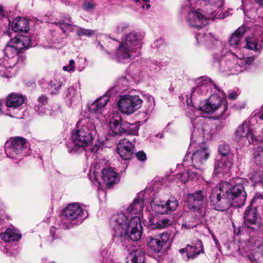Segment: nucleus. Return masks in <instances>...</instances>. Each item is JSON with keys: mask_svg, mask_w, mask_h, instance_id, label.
<instances>
[{"mask_svg": "<svg viewBox=\"0 0 263 263\" xmlns=\"http://www.w3.org/2000/svg\"><path fill=\"white\" fill-rule=\"evenodd\" d=\"M128 217L125 213H119L112 216L110 226L115 237L130 238L133 241L139 240L142 235V227L140 218L135 216L127 223Z\"/></svg>", "mask_w": 263, "mask_h": 263, "instance_id": "obj_1", "label": "nucleus"}, {"mask_svg": "<svg viewBox=\"0 0 263 263\" xmlns=\"http://www.w3.org/2000/svg\"><path fill=\"white\" fill-rule=\"evenodd\" d=\"M96 133V126L90 119L85 118L80 120L76 131L72 134V143L68 146L69 153L76 152L78 147L89 146L92 143Z\"/></svg>", "mask_w": 263, "mask_h": 263, "instance_id": "obj_2", "label": "nucleus"}, {"mask_svg": "<svg viewBox=\"0 0 263 263\" xmlns=\"http://www.w3.org/2000/svg\"><path fill=\"white\" fill-rule=\"evenodd\" d=\"M142 39L143 35L139 32H132L127 34L116 51L118 60L121 62H128L138 56Z\"/></svg>", "mask_w": 263, "mask_h": 263, "instance_id": "obj_3", "label": "nucleus"}, {"mask_svg": "<svg viewBox=\"0 0 263 263\" xmlns=\"http://www.w3.org/2000/svg\"><path fill=\"white\" fill-rule=\"evenodd\" d=\"M190 10L186 17V20L189 25L192 27L200 29L206 26L210 20L214 19L224 18L229 15L228 12L221 11L218 12L217 9H213L206 12L204 14L202 10L194 9L195 7H192L189 5Z\"/></svg>", "mask_w": 263, "mask_h": 263, "instance_id": "obj_4", "label": "nucleus"}, {"mask_svg": "<svg viewBox=\"0 0 263 263\" xmlns=\"http://www.w3.org/2000/svg\"><path fill=\"white\" fill-rule=\"evenodd\" d=\"M87 211L79 203H72L63 210L60 217V226L69 229L87 216Z\"/></svg>", "mask_w": 263, "mask_h": 263, "instance_id": "obj_5", "label": "nucleus"}, {"mask_svg": "<svg viewBox=\"0 0 263 263\" xmlns=\"http://www.w3.org/2000/svg\"><path fill=\"white\" fill-rule=\"evenodd\" d=\"M253 57L238 58L232 52H227L223 60L220 63V70L229 71L232 74H237L247 68L253 62Z\"/></svg>", "mask_w": 263, "mask_h": 263, "instance_id": "obj_6", "label": "nucleus"}, {"mask_svg": "<svg viewBox=\"0 0 263 263\" xmlns=\"http://www.w3.org/2000/svg\"><path fill=\"white\" fill-rule=\"evenodd\" d=\"M4 52L5 57L0 59V74L6 78H11L15 75V66L18 61V53L20 52L11 41L5 47Z\"/></svg>", "mask_w": 263, "mask_h": 263, "instance_id": "obj_7", "label": "nucleus"}, {"mask_svg": "<svg viewBox=\"0 0 263 263\" xmlns=\"http://www.w3.org/2000/svg\"><path fill=\"white\" fill-rule=\"evenodd\" d=\"M210 154L211 151L209 148L205 143H202L192 154L190 153H186L183 159L182 165L187 166L192 164L194 168L196 170V172H193L194 175L195 176L201 175L202 166L209 159Z\"/></svg>", "mask_w": 263, "mask_h": 263, "instance_id": "obj_8", "label": "nucleus"}, {"mask_svg": "<svg viewBox=\"0 0 263 263\" xmlns=\"http://www.w3.org/2000/svg\"><path fill=\"white\" fill-rule=\"evenodd\" d=\"M245 183H247V181L237 178L235 182H222L219 183L225 194L229 196L234 202L235 207H241L245 203L247 197L243 185Z\"/></svg>", "mask_w": 263, "mask_h": 263, "instance_id": "obj_9", "label": "nucleus"}, {"mask_svg": "<svg viewBox=\"0 0 263 263\" xmlns=\"http://www.w3.org/2000/svg\"><path fill=\"white\" fill-rule=\"evenodd\" d=\"M28 143L26 139L21 137L11 138L5 144V153L7 156L12 159H21L29 155Z\"/></svg>", "mask_w": 263, "mask_h": 263, "instance_id": "obj_10", "label": "nucleus"}, {"mask_svg": "<svg viewBox=\"0 0 263 263\" xmlns=\"http://www.w3.org/2000/svg\"><path fill=\"white\" fill-rule=\"evenodd\" d=\"M221 187L219 184L212 189L210 199L214 209L223 212L229 209L232 206H234V202L229 196L225 194V192Z\"/></svg>", "mask_w": 263, "mask_h": 263, "instance_id": "obj_11", "label": "nucleus"}, {"mask_svg": "<svg viewBox=\"0 0 263 263\" xmlns=\"http://www.w3.org/2000/svg\"><path fill=\"white\" fill-rule=\"evenodd\" d=\"M195 83L196 86L192 88L190 93L191 101L204 97L211 91L213 92V89H215L218 92L220 91L212 80L207 77L204 76L198 78Z\"/></svg>", "mask_w": 263, "mask_h": 263, "instance_id": "obj_12", "label": "nucleus"}, {"mask_svg": "<svg viewBox=\"0 0 263 263\" xmlns=\"http://www.w3.org/2000/svg\"><path fill=\"white\" fill-rule=\"evenodd\" d=\"M110 126L112 132L115 135H137L138 127L135 124H130L123 121L121 116L117 113L114 114L110 119Z\"/></svg>", "mask_w": 263, "mask_h": 263, "instance_id": "obj_13", "label": "nucleus"}, {"mask_svg": "<svg viewBox=\"0 0 263 263\" xmlns=\"http://www.w3.org/2000/svg\"><path fill=\"white\" fill-rule=\"evenodd\" d=\"M221 108H223V110L219 117L224 119L227 116L226 112L228 106L223 105V99L217 94L212 95L207 100L201 101L198 106L199 111L206 114H212Z\"/></svg>", "mask_w": 263, "mask_h": 263, "instance_id": "obj_14", "label": "nucleus"}, {"mask_svg": "<svg viewBox=\"0 0 263 263\" xmlns=\"http://www.w3.org/2000/svg\"><path fill=\"white\" fill-rule=\"evenodd\" d=\"M143 101L137 95H122L118 101V106L122 113L129 115L134 113L141 106Z\"/></svg>", "mask_w": 263, "mask_h": 263, "instance_id": "obj_15", "label": "nucleus"}, {"mask_svg": "<svg viewBox=\"0 0 263 263\" xmlns=\"http://www.w3.org/2000/svg\"><path fill=\"white\" fill-rule=\"evenodd\" d=\"M191 119L194 127L191 138L192 141H197L199 139L207 140L212 138L213 132L211 127L209 124L203 123L202 117H196L194 119L191 117Z\"/></svg>", "mask_w": 263, "mask_h": 263, "instance_id": "obj_16", "label": "nucleus"}, {"mask_svg": "<svg viewBox=\"0 0 263 263\" xmlns=\"http://www.w3.org/2000/svg\"><path fill=\"white\" fill-rule=\"evenodd\" d=\"M178 205V201L174 197L165 201L160 197L155 196L151 202L152 210L159 214H165L173 212L176 209Z\"/></svg>", "mask_w": 263, "mask_h": 263, "instance_id": "obj_17", "label": "nucleus"}, {"mask_svg": "<svg viewBox=\"0 0 263 263\" xmlns=\"http://www.w3.org/2000/svg\"><path fill=\"white\" fill-rule=\"evenodd\" d=\"M235 138L238 141L246 143L256 144L258 139L255 137L249 128L247 121H243L235 132Z\"/></svg>", "mask_w": 263, "mask_h": 263, "instance_id": "obj_18", "label": "nucleus"}, {"mask_svg": "<svg viewBox=\"0 0 263 263\" xmlns=\"http://www.w3.org/2000/svg\"><path fill=\"white\" fill-rule=\"evenodd\" d=\"M179 253L184 260H193L201 253H204L202 242L198 240L194 245H187L185 248L180 249Z\"/></svg>", "mask_w": 263, "mask_h": 263, "instance_id": "obj_19", "label": "nucleus"}, {"mask_svg": "<svg viewBox=\"0 0 263 263\" xmlns=\"http://www.w3.org/2000/svg\"><path fill=\"white\" fill-rule=\"evenodd\" d=\"M245 47L254 51L260 52L262 48L263 28L261 26H256L254 28V32L252 37L246 39Z\"/></svg>", "mask_w": 263, "mask_h": 263, "instance_id": "obj_20", "label": "nucleus"}, {"mask_svg": "<svg viewBox=\"0 0 263 263\" xmlns=\"http://www.w3.org/2000/svg\"><path fill=\"white\" fill-rule=\"evenodd\" d=\"M25 101V98L22 95L11 93L6 102V105L9 111H12L9 116L12 117H18L17 114L20 110V106Z\"/></svg>", "mask_w": 263, "mask_h": 263, "instance_id": "obj_21", "label": "nucleus"}, {"mask_svg": "<svg viewBox=\"0 0 263 263\" xmlns=\"http://www.w3.org/2000/svg\"><path fill=\"white\" fill-rule=\"evenodd\" d=\"M135 146L127 139L121 140L117 145V152L124 160H129L134 153Z\"/></svg>", "mask_w": 263, "mask_h": 263, "instance_id": "obj_22", "label": "nucleus"}, {"mask_svg": "<svg viewBox=\"0 0 263 263\" xmlns=\"http://www.w3.org/2000/svg\"><path fill=\"white\" fill-rule=\"evenodd\" d=\"M170 235L167 233H163L160 235L159 238L149 236L146 241L148 247L154 252L159 253L162 250L164 245L168 241Z\"/></svg>", "mask_w": 263, "mask_h": 263, "instance_id": "obj_23", "label": "nucleus"}, {"mask_svg": "<svg viewBox=\"0 0 263 263\" xmlns=\"http://www.w3.org/2000/svg\"><path fill=\"white\" fill-rule=\"evenodd\" d=\"M244 222L249 228L255 229L253 226H258L259 219L255 209L251 208V205L247 207L243 214Z\"/></svg>", "mask_w": 263, "mask_h": 263, "instance_id": "obj_24", "label": "nucleus"}, {"mask_svg": "<svg viewBox=\"0 0 263 263\" xmlns=\"http://www.w3.org/2000/svg\"><path fill=\"white\" fill-rule=\"evenodd\" d=\"M205 193L202 191L188 194L187 201L189 205L192 208L199 209L205 202Z\"/></svg>", "mask_w": 263, "mask_h": 263, "instance_id": "obj_25", "label": "nucleus"}, {"mask_svg": "<svg viewBox=\"0 0 263 263\" xmlns=\"http://www.w3.org/2000/svg\"><path fill=\"white\" fill-rule=\"evenodd\" d=\"M145 204V201L142 194H139L134 201L127 208L124 213L131 215H140L142 212Z\"/></svg>", "mask_w": 263, "mask_h": 263, "instance_id": "obj_26", "label": "nucleus"}, {"mask_svg": "<svg viewBox=\"0 0 263 263\" xmlns=\"http://www.w3.org/2000/svg\"><path fill=\"white\" fill-rule=\"evenodd\" d=\"M232 166V159L221 157L215 164L214 172L216 174L227 173Z\"/></svg>", "mask_w": 263, "mask_h": 263, "instance_id": "obj_27", "label": "nucleus"}, {"mask_svg": "<svg viewBox=\"0 0 263 263\" xmlns=\"http://www.w3.org/2000/svg\"><path fill=\"white\" fill-rule=\"evenodd\" d=\"M101 179L106 185L116 183L118 181L117 174L112 167L105 168L102 171Z\"/></svg>", "mask_w": 263, "mask_h": 263, "instance_id": "obj_28", "label": "nucleus"}, {"mask_svg": "<svg viewBox=\"0 0 263 263\" xmlns=\"http://www.w3.org/2000/svg\"><path fill=\"white\" fill-rule=\"evenodd\" d=\"M11 44L14 45L17 50L20 52L23 49L31 46L32 43L29 36L20 35L11 39Z\"/></svg>", "mask_w": 263, "mask_h": 263, "instance_id": "obj_29", "label": "nucleus"}, {"mask_svg": "<svg viewBox=\"0 0 263 263\" xmlns=\"http://www.w3.org/2000/svg\"><path fill=\"white\" fill-rule=\"evenodd\" d=\"M247 27L243 25L239 27L230 37L229 43L231 46L238 48L241 39L247 31Z\"/></svg>", "mask_w": 263, "mask_h": 263, "instance_id": "obj_30", "label": "nucleus"}, {"mask_svg": "<svg viewBox=\"0 0 263 263\" xmlns=\"http://www.w3.org/2000/svg\"><path fill=\"white\" fill-rule=\"evenodd\" d=\"M145 252L142 248L133 250L126 257V263H143L145 260Z\"/></svg>", "mask_w": 263, "mask_h": 263, "instance_id": "obj_31", "label": "nucleus"}, {"mask_svg": "<svg viewBox=\"0 0 263 263\" xmlns=\"http://www.w3.org/2000/svg\"><path fill=\"white\" fill-rule=\"evenodd\" d=\"M11 25L12 30L15 32H27L29 29V22L24 17L15 18Z\"/></svg>", "mask_w": 263, "mask_h": 263, "instance_id": "obj_32", "label": "nucleus"}, {"mask_svg": "<svg viewBox=\"0 0 263 263\" xmlns=\"http://www.w3.org/2000/svg\"><path fill=\"white\" fill-rule=\"evenodd\" d=\"M21 234L14 228H9L4 233L0 234L1 239L6 242L16 241L21 239Z\"/></svg>", "mask_w": 263, "mask_h": 263, "instance_id": "obj_33", "label": "nucleus"}, {"mask_svg": "<svg viewBox=\"0 0 263 263\" xmlns=\"http://www.w3.org/2000/svg\"><path fill=\"white\" fill-rule=\"evenodd\" d=\"M109 95L106 93L103 96L94 101L89 107V110L93 112H101L109 100Z\"/></svg>", "mask_w": 263, "mask_h": 263, "instance_id": "obj_34", "label": "nucleus"}, {"mask_svg": "<svg viewBox=\"0 0 263 263\" xmlns=\"http://www.w3.org/2000/svg\"><path fill=\"white\" fill-rule=\"evenodd\" d=\"M128 83V80L126 77H121L116 81L114 86L107 93L109 96L113 95L114 93H118L125 90L127 89Z\"/></svg>", "mask_w": 263, "mask_h": 263, "instance_id": "obj_35", "label": "nucleus"}, {"mask_svg": "<svg viewBox=\"0 0 263 263\" xmlns=\"http://www.w3.org/2000/svg\"><path fill=\"white\" fill-rule=\"evenodd\" d=\"M38 105L35 106V110L41 116L47 115L49 116L53 115V112L48 108L45 109L44 107L47 103V98L45 96H41L38 99Z\"/></svg>", "mask_w": 263, "mask_h": 263, "instance_id": "obj_36", "label": "nucleus"}, {"mask_svg": "<svg viewBox=\"0 0 263 263\" xmlns=\"http://www.w3.org/2000/svg\"><path fill=\"white\" fill-rule=\"evenodd\" d=\"M65 100L67 105L70 106L80 100V92L73 87H69L66 91Z\"/></svg>", "mask_w": 263, "mask_h": 263, "instance_id": "obj_37", "label": "nucleus"}, {"mask_svg": "<svg viewBox=\"0 0 263 263\" xmlns=\"http://www.w3.org/2000/svg\"><path fill=\"white\" fill-rule=\"evenodd\" d=\"M193 172H196V171H193L190 170L189 171L178 174L176 176L175 180L180 181L182 184H184L187 181L188 179H194V178H197L199 176H201L196 175V176H195Z\"/></svg>", "mask_w": 263, "mask_h": 263, "instance_id": "obj_38", "label": "nucleus"}, {"mask_svg": "<svg viewBox=\"0 0 263 263\" xmlns=\"http://www.w3.org/2000/svg\"><path fill=\"white\" fill-rule=\"evenodd\" d=\"M72 18L68 17L66 20H60L55 23V25L59 26L63 32L66 31H72L74 30L75 26L73 25L71 23Z\"/></svg>", "mask_w": 263, "mask_h": 263, "instance_id": "obj_39", "label": "nucleus"}, {"mask_svg": "<svg viewBox=\"0 0 263 263\" xmlns=\"http://www.w3.org/2000/svg\"><path fill=\"white\" fill-rule=\"evenodd\" d=\"M171 224V220L167 218L160 219L156 221L153 220L151 222L150 228L152 229H163L169 226Z\"/></svg>", "mask_w": 263, "mask_h": 263, "instance_id": "obj_40", "label": "nucleus"}, {"mask_svg": "<svg viewBox=\"0 0 263 263\" xmlns=\"http://www.w3.org/2000/svg\"><path fill=\"white\" fill-rule=\"evenodd\" d=\"M253 157L257 165H263V147L258 146L254 149Z\"/></svg>", "mask_w": 263, "mask_h": 263, "instance_id": "obj_41", "label": "nucleus"}, {"mask_svg": "<svg viewBox=\"0 0 263 263\" xmlns=\"http://www.w3.org/2000/svg\"><path fill=\"white\" fill-rule=\"evenodd\" d=\"M230 151V147L227 144L222 143L219 146L218 152L221 155V157H226L227 158L232 159L233 155Z\"/></svg>", "mask_w": 263, "mask_h": 263, "instance_id": "obj_42", "label": "nucleus"}, {"mask_svg": "<svg viewBox=\"0 0 263 263\" xmlns=\"http://www.w3.org/2000/svg\"><path fill=\"white\" fill-rule=\"evenodd\" d=\"M250 180L254 183H263V171L260 169L250 174Z\"/></svg>", "mask_w": 263, "mask_h": 263, "instance_id": "obj_43", "label": "nucleus"}, {"mask_svg": "<svg viewBox=\"0 0 263 263\" xmlns=\"http://www.w3.org/2000/svg\"><path fill=\"white\" fill-rule=\"evenodd\" d=\"M62 85V83L56 79L50 81L48 86V89L52 94L57 93Z\"/></svg>", "mask_w": 263, "mask_h": 263, "instance_id": "obj_44", "label": "nucleus"}, {"mask_svg": "<svg viewBox=\"0 0 263 263\" xmlns=\"http://www.w3.org/2000/svg\"><path fill=\"white\" fill-rule=\"evenodd\" d=\"M197 40L198 41L200 40L201 42H204L206 43H213L215 41V39L214 38L213 35L210 33L204 34L203 36L198 35L197 36ZM216 42L217 43V45H219L220 47L222 46L221 42L216 40Z\"/></svg>", "mask_w": 263, "mask_h": 263, "instance_id": "obj_45", "label": "nucleus"}, {"mask_svg": "<svg viewBox=\"0 0 263 263\" xmlns=\"http://www.w3.org/2000/svg\"><path fill=\"white\" fill-rule=\"evenodd\" d=\"M254 205V208L256 209H262L263 210V195L260 194H256L255 197L253 198L251 203L250 205L251 206Z\"/></svg>", "mask_w": 263, "mask_h": 263, "instance_id": "obj_46", "label": "nucleus"}, {"mask_svg": "<svg viewBox=\"0 0 263 263\" xmlns=\"http://www.w3.org/2000/svg\"><path fill=\"white\" fill-rule=\"evenodd\" d=\"M77 34L79 36H90L95 33V31L92 30L79 28L77 30Z\"/></svg>", "mask_w": 263, "mask_h": 263, "instance_id": "obj_47", "label": "nucleus"}, {"mask_svg": "<svg viewBox=\"0 0 263 263\" xmlns=\"http://www.w3.org/2000/svg\"><path fill=\"white\" fill-rule=\"evenodd\" d=\"M103 257L102 263H117L116 262L111 258L110 253H108L107 250H104L102 252Z\"/></svg>", "mask_w": 263, "mask_h": 263, "instance_id": "obj_48", "label": "nucleus"}, {"mask_svg": "<svg viewBox=\"0 0 263 263\" xmlns=\"http://www.w3.org/2000/svg\"><path fill=\"white\" fill-rule=\"evenodd\" d=\"M129 27V25L126 23H121L116 28V32L118 34H121L126 31Z\"/></svg>", "mask_w": 263, "mask_h": 263, "instance_id": "obj_49", "label": "nucleus"}, {"mask_svg": "<svg viewBox=\"0 0 263 263\" xmlns=\"http://www.w3.org/2000/svg\"><path fill=\"white\" fill-rule=\"evenodd\" d=\"M94 170H93V168L92 167H91V168L90 170V173H89V175L91 176V174L92 173H93V179H91V181L92 182H93L94 184H96L95 182H94L93 181H95L97 183H98V184H100V183L99 182V181L98 180V178L97 177V173L98 172L96 171V169L95 168V166H94ZM90 177L91 178V176H90Z\"/></svg>", "mask_w": 263, "mask_h": 263, "instance_id": "obj_50", "label": "nucleus"}, {"mask_svg": "<svg viewBox=\"0 0 263 263\" xmlns=\"http://www.w3.org/2000/svg\"><path fill=\"white\" fill-rule=\"evenodd\" d=\"M137 159L141 161H143L146 159V154L143 151H139L136 154Z\"/></svg>", "mask_w": 263, "mask_h": 263, "instance_id": "obj_51", "label": "nucleus"}, {"mask_svg": "<svg viewBox=\"0 0 263 263\" xmlns=\"http://www.w3.org/2000/svg\"><path fill=\"white\" fill-rule=\"evenodd\" d=\"M95 5L89 2H85L84 3V9L86 10H91L95 8Z\"/></svg>", "mask_w": 263, "mask_h": 263, "instance_id": "obj_52", "label": "nucleus"}, {"mask_svg": "<svg viewBox=\"0 0 263 263\" xmlns=\"http://www.w3.org/2000/svg\"><path fill=\"white\" fill-rule=\"evenodd\" d=\"M238 96V93L236 91H230L228 93V97L231 100L235 99Z\"/></svg>", "mask_w": 263, "mask_h": 263, "instance_id": "obj_53", "label": "nucleus"}, {"mask_svg": "<svg viewBox=\"0 0 263 263\" xmlns=\"http://www.w3.org/2000/svg\"><path fill=\"white\" fill-rule=\"evenodd\" d=\"M196 226V223H187L186 222H184L182 224V227L186 229H191L192 228L195 227Z\"/></svg>", "mask_w": 263, "mask_h": 263, "instance_id": "obj_54", "label": "nucleus"}, {"mask_svg": "<svg viewBox=\"0 0 263 263\" xmlns=\"http://www.w3.org/2000/svg\"><path fill=\"white\" fill-rule=\"evenodd\" d=\"M74 60H70L69 62V65L68 66L69 70L73 71L74 70Z\"/></svg>", "mask_w": 263, "mask_h": 263, "instance_id": "obj_55", "label": "nucleus"}, {"mask_svg": "<svg viewBox=\"0 0 263 263\" xmlns=\"http://www.w3.org/2000/svg\"><path fill=\"white\" fill-rule=\"evenodd\" d=\"M222 54V53H220V54H219V53H216L214 55V58L215 59H216V60L218 61V60H219V58H220V57H221Z\"/></svg>", "mask_w": 263, "mask_h": 263, "instance_id": "obj_56", "label": "nucleus"}, {"mask_svg": "<svg viewBox=\"0 0 263 263\" xmlns=\"http://www.w3.org/2000/svg\"><path fill=\"white\" fill-rule=\"evenodd\" d=\"M214 240L216 247L217 248V249L218 250H219V248H220V244H219L218 240L216 238H214Z\"/></svg>", "mask_w": 263, "mask_h": 263, "instance_id": "obj_57", "label": "nucleus"}, {"mask_svg": "<svg viewBox=\"0 0 263 263\" xmlns=\"http://www.w3.org/2000/svg\"><path fill=\"white\" fill-rule=\"evenodd\" d=\"M254 1L257 5L263 6V0H254Z\"/></svg>", "mask_w": 263, "mask_h": 263, "instance_id": "obj_58", "label": "nucleus"}, {"mask_svg": "<svg viewBox=\"0 0 263 263\" xmlns=\"http://www.w3.org/2000/svg\"><path fill=\"white\" fill-rule=\"evenodd\" d=\"M147 99L149 102H151V103H154V99L152 96H148L147 97Z\"/></svg>", "mask_w": 263, "mask_h": 263, "instance_id": "obj_59", "label": "nucleus"}, {"mask_svg": "<svg viewBox=\"0 0 263 263\" xmlns=\"http://www.w3.org/2000/svg\"><path fill=\"white\" fill-rule=\"evenodd\" d=\"M97 47L99 49H100L101 50H104V48H103V45L100 42L98 43V45H97Z\"/></svg>", "mask_w": 263, "mask_h": 263, "instance_id": "obj_60", "label": "nucleus"}, {"mask_svg": "<svg viewBox=\"0 0 263 263\" xmlns=\"http://www.w3.org/2000/svg\"><path fill=\"white\" fill-rule=\"evenodd\" d=\"M4 12L3 9L1 7H0V18H2L4 17Z\"/></svg>", "mask_w": 263, "mask_h": 263, "instance_id": "obj_61", "label": "nucleus"}, {"mask_svg": "<svg viewBox=\"0 0 263 263\" xmlns=\"http://www.w3.org/2000/svg\"><path fill=\"white\" fill-rule=\"evenodd\" d=\"M3 104L0 101V115H2L4 113V111L3 110Z\"/></svg>", "mask_w": 263, "mask_h": 263, "instance_id": "obj_62", "label": "nucleus"}, {"mask_svg": "<svg viewBox=\"0 0 263 263\" xmlns=\"http://www.w3.org/2000/svg\"><path fill=\"white\" fill-rule=\"evenodd\" d=\"M63 69L64 70V71H70L69 70V68L68 67V66H63Z\"/></svg>", "mask_w": 263, "mask_h": 263, "instance_id": "obj_63", "label": "nucleus"}, {"mask_svg": "<svg viewBox=\"0 0 263 263\" xmlns=\"http://www.w3.org/2000/svg\"><path fill=\"white\" fill-rule=\"evenodd\" d=\"M249 258L252 261H254L255 260L253 255H250V256H249Z\"/></svg>", "mask_w": 263, "mask_h": 263, "instance_id": "obj_64", "label": "nucleus"}]
</instances>
